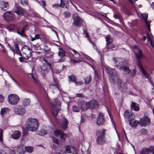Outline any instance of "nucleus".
Returning a JSON list of instances; mask_svg holds the SVG:
<instances>
[{
  "instance_id": "f257e3e1",
  "label": "nucleus",
  "mask_w": 154,
  "mask_h": 154,
  "mask_svg": "<svg viewBox=\"0 0 154 154\" xmlns=\"http://www.w3.org/2000/svg\"><path fill=\"white\" fill-rule=\"evenodd\" d=\"M106 69L110 76V82L113 84L118 83L120 91L122 92L125 91L126 90V84L122 83V81L119 79L117 71L109 67H106Z\"/></svg>"
},
{
  "instance_id": "f03ea898",
  "label": "nucleus",
  "mask_w": 154,
  "mask_h": 154,
  "mask_svg": "<svg viewBox=\"0 0 154 154\" xmlns=\"http://www.w3.org/2000/svg\"><path fill=\"white\" fill-rule=\"evenodd\" d=\"M39 126V123L36 119L29 118L26 121V128L29 131H35L37 130Z\"/></svg>"
},
{
  "instance_id": "7ed1b4c3",
  "label": "nucleus",
  "mask_w": 154,
  "mask_h": 154,
  "mask_svg": "<svg viewBox=\"0 0 154 154\" xmlns=\"http://www.w3.org/2000/svg\"><path fill=\"white\" fill-rule=\"evenodd\" d=\"M134 48L135 49H137L138 50V53L136 54V55L137 57L139 59L142 58L143 57V54L141 50L139 48V47L137 46H134ZM137 65L142 72L143 75L145 76V78L149 79V75L146 73V72L143 68L139 60L137 61Z\"/></svg>"
},
{
  "instance_id": "20e7f679",
  "label": "nucleus",
  "mask_w": 154,
  "mask_h": 154,
  "mask_svg": "<svg viewBox=\"0 0 154 154\" xmlns=\"http://www.w3.org/2000/svg\"><path fill=\"white\" fill-rule=\"evenodd\" d=\"M113 60L116 66L120 67V69L125 72V73L127 74L130 73V70L128 67L123 66L127 63L125 60L119 57H114Z\"/></svg>"
},
{
  "instance_id": "39448f33",
  "label": "nucleus",
  "mask_w": 154,
  "mask_h": 154,
  "mask_svg": "<svg viewBox=\"0 0 154 154\" xmlns=\"http://www.w3.org/2000/svg\"><path fill=\"white\" fill-rule=\"evenodd\" d=\"M60 102L57 99H54V103L51 106V112L55 117H56L57 113L60 109Z\"/></svg>"
},
{
  "instance_id": "423d86ee",
  "label": "nucleus",
  "mask_w": 154,
  "mask_h": 154,
  "mask_svg": "<svg viewBox=\"0 0 154 154\" xmlns=\"http://www.w3.org/2000/svg\"><path fill=\"white\" fill-rule=\"evenodd\" d=\"M23 52L22 56L23 58L26 60H28L31 56V50L29 47L28 46L25 45L23 47L21 50Z\"/></svg>"
},
{
  "instance_id": "0eeeda50",
  "label": "nucleus",
  "mask_w": 154,
  "mask_h": 154,
  "mask_svg": "<svg viewBox=\"0 0 154 154\" xmlns=\"http://www.w3.org/2000/svg\"><path fill=\"white\" fill-rule=\"evenodd\" d=\"M20 100V98L16 94H11L8 96V101L11 105H14L17 104Z\"/></svg>"
},
{
  "instance_id": "6e6552de",
  "label": "nucleus",
  "mask_w": 154,
  "mask_h": 154,
  "mask_svg": "<svg viewBox=\"0 0 154 154\" xmlns=\"http://www.w3.org/2000/svg\"><path fill=\"white\" fill-rule=\"evenodd\" d=\"M51 69V65L47 64V63H44L43 65L39 67L38 71L40 72V73L43 75H44L47 73Z\"/></svg>"
},
{
  "instance_id": "1a4fd4ad",
  "label": "nucleus",
  "mask_w": 154,
  "mask_h": 154,
  "mask_svg": "<svg viewBox=\"0 0 154 154\" xmlns=\"http://www.w3.org/2000/svg\"><path fill=\"white\" fill-rule=\"evenodd\" d=\"M14 110L16 114L21 116L23 115L26 112L25 108L22 106L17 105L15 106Z\"/></svg>"
},
{
  "instance_id": "9d476101",
  "label": "nucleus",
  "mask_w": 154,
  "mask_h": 154,
  "mask_svg": "<svg viewBox=\"0 0 154 154\" xmlns=\"http://www.w3.org/2000/svg\"><path fill=\"white\" fill-rule=\"evenodd\" d=\"M150 122V118L146 116L140 119L139 124L141 126L145 127L146 126L149 125Z\"/></svg>"
},
{
  "instance_id": "9b49d317",
  "label": "nucleus",
  "mask_w": 154,
  "mask_h": 154,
  "mask_svg": "<svg viewBox=\"0 0 154 154\" xmlns=\"http://www.w3.org/2000/svg\"><path fill=\"white\" fill-rule=\"evenodd\" d=\"M73 17L74 22L73 24L74 25L79 26L82 24L83 21L81 18L78 15H75V14L73 15Z\"/></svg>"
},
{
  "instance_id": "f8f14e48",
  "label": "nucleus",
  "mask_w": 154,
  "mask_h": 154,
  "mask_svg": "<svg viewBox=\"0 0 154 154\" xmlns=\"http://www.w3.org/2000/svg\"><path fill=\"white\" fill-rule=\"evenodd\" d=\"M58 52V55L60 58L57 60L58 62H62L65 60V57L66 56L65 51L62 48H60Z\"/></svg>"
},
{
  "instance_id": "ddd939ff",
  "label": "nucleus",
  "mask_w": 154,
  "mask_h": 154,
  "mask_svg": "<svg viewBox=\"0 0 154 154\" xmlns=\"http://www.w3.org/2000/svg\"><path fill=\"white\" fill-rule=\"evenodd\" d=\"M11 11H8L5 12L3 15V17L5 20L8 21L13 20L14 18V16Z\"/></svg>"
},
{
  "instance_id": "4468645a",
  "label": "nucleus",
  "mask_w": 154,
  "mask_h": 154,
  "mask_svg": "<svg viewBox=\"0 0 154 154\" xmlns=\"http://www.w3.org/2000/svg\"><path fill=\"white\" fill-rule=\"evenodd\" d=\"M104 122L103 118V115L102 113H99L98 115L97 123L98 125H103Z\"/></svg>"
},
{
  "instance_id": "2eb2a0df",
  "label": "nucleus",
  "mask_w": 154,
  "mask_h": 154,
  "mask_svg": "<svg viewBox=\"0 0 154 154\" xmlns=\"http://www.w3.org/2000/svg\"><path fill=\"white\" fill-rule=\"evenodd\" d=\"M125 117L127 119L129 122L132 121L135 118L134 115L132 113L126 111L125 112Z\"/></svg>"
},
{
  "instance_id": "dca6fc26",
  "label": "nucleus",
  "mask_w": 154,
  "mask_h": 154,
  "mask_svg": "<svg viewBox=\"0 0 154 154\" xmlns=\"http://www.w3.org/2000/svg\"><path fill=\"white\" fill-rule=\"evenodd\" d=\"M89 108L90 109L97 108L99 107V104L97 101L95 100L89 101Z\"/></svg>"
},
{
  "instance_id": "f3484780",
  "label": "nucleus",
  "mask_w": 154,
  "mask_h": 154,
  "mask_svg": "<svg viewBox=\"0 0 154 154\" xmlns=\"http://www.w3.org/2000/svg\"><path fill=\"white\" fill-rule=\"evenodd\" d=\"M141 16L143 18L144 20L145 23L148 29L150 31V22L147 21L148 14H146L145 13L142 14Z\"/></svg>"
},
{
  "instance_id": "a211bd4d",
  "label": "nucleus",
  "mask_w": 154,
  "mask_h": 154,
  "mask_svg": "<svg viewBox=\"0 0 154 154\" xmlns=\"http://www.w3.org/2000/svg\"><path fill=\"white\" fill-rule=\"evenodd\" d=\"M9 8V5L7 2L3 1H0V8L2 10L6 11Z\"/></svg>"
},
{
  "instance_id": "6ab92c4d",
  "label": "nucleus",
  "mask_w": 154,
  "mask_h": 154,
  "mask_svg": "<svg viewBox=\"0 0 154 154\" xmlns=\"http://www.w3.org/2000/svg\"><path fill=\"white\" fill-rule=\"evenodd\" d=\"M61 126L63 130L66 129L68 125V122L67 120L64 117L61 118Z\"/></svg>"
},
{
  "instance_id": "aec40b11",
  "label": "nucleus",
  "mask_w": 154,
  "mask_h": 154,
  "mask_svg": "<svg viewBox=\"0 0 154 154\" xmlns=\"http://www.w3.org/2000/svg\"><path fill=\"white\" fill-rule=\"evenodd\" d=\"M60 7L62 8L65 7L67 9L69 8V3L68 0H60Z\"/></svg>"
},
{
  "instance_id": "412c9836",
  "label": "nucleus",
  "mask_w": 154,
  "mask_h": 154,
  "mask_svg": "<svg viewBox=\"0 0 154 154\" xmlns=\"http://www.w3.org/2000/svg\"><path fill=\"white\" fill-rule=\"evenodd\" d=\"M54 80L55 82L54 84H51L50 85V89H58L59 86L58 85V81L57 79H54Z\"/></svg>"
},
{
  "instance_id": "4be33fe9",
  "label": "nucleus",
  "mask_w": 154,
  "mask_h": 154,
  "mask_svg": "<svg viewBox=\"0 0 154 154\" xmlns=\"http://www.w3.org/2000/svg\"><path fill=\"white\" fill-rule=\"evenodd\" d=\"M24 10L20 7L17 6L14 9V12L18 15L22 14H23Z\"/></svg>"
},
{
  "instance_id": "5701e85b",
  "label": "nucleus",
  "mask_w": 154,
  "mask_h": 154,
  "mask_svg": "<svg viewBox=\"0 0 154 154\" xmlns=\"http://www.w3.org/2000/svg\"><path fill=\"white\" fill-rule=\"evenodd\" d=\"M43 59L45 62V63H47L50 65H51V64L52 62V59L51 55L49 57H45L43 58Z\"/></svg>"
},
{
  "instance_id": "b1692460",
  "label": "nucleus",
  "mask_w": 154,
  "mask_h": 154,
  "mask_svg": "<svg viewBox=\"0 0 154 154\" xmlns=\"http://www.w3.org/2000/svg\"><path fill=\"white\" fill-rule=\"evenodd\" d=\"M21 134L20 132L18 131H14L12 134V137L15 139H17L20 137Z\"/></svg>"
},
{
  "instance_id": "393cba45",
  "label": "nucleus",
  "mask_w": 154,
  "mask_h": 154,
  "mask_svg": "<svg viewBox=\"0 0 154 154\" xmlns=\"http://www.w3.org/2000/svg\"><path fill=\"white\" fill-rule=\"evenodd\" d=\"M130 106L131 109L135 111H138L139 110V105L134 102H132Z\"/></svg>"
},
{
  "instance_id": "a878e982",
  "label": "nucleus",
  "mask_w": 154,
  "mask_h": 154,
  "mask_svg": "<svg viewBox=\"0 0 154 154\" xmlns=\"http://www.w3.org/2000/svg\"><path fill=\"white\" fill-rule=\"evenodd\" d=\"M24 148V146L23 145H20L17 148L16 151L19 154L24 153L25 152Z\"/></svg>"
},
{
  "instance_id": "bb28decb",
  "label": "nucleus",
  "mask_w": 154,
  "mask_h": 154,
  "mask_svg": "<svg viewBox=\"0 0 154 154\" xmlns=\"http://www.w3.org/2000/svg\"><path fill=\"white\" fill-rule=\"evenodd\" d=\"M81 108L83 110H85L89 108V102L86 103L82 102L81 104Z\"/></svg>"
},
{
  "instance_id": "cd10ccee",
  "label": "nucleus",
  "mask_w": 154,
  "mask_h": 154,
  "mask_svg": "<svg viewBox=\"0 0 154 154\" xmlns=\"http://www.w3.org/2000/svg\"><path fill=\"white\" fill-rule=\"evenodd\" d=\"M66 152L68 153H72L73 154L75 152V150L74 147L72 146H68L66 148Z\"/></svg>"
},
{
  "instance_id": "c85d7f7f",
  "label": "nucleus",
  "mask_w": 154,
  "mask_h": 154,
  "mask_svg": "<svg viewBox=\"0 0 154 154\" xmlns=\"http://www.w3.org/2000/svg\"><path fill=\"white\" fill-rule=\"evenodd\" d=\"M148 40L149 41L151 46L154 48V41H153V37L152 35L147 34Z\"/></svg>"
},
{
  "instance_id": "c756f323",
  "label": "nucleus",
  "mask_w": 154,
  "mask_h": 154,
  "mask_svg": "<svg viewBox=\"0 0 154 154\" xmlns=\"http://www.w3.org/2000/svg\"><path fill=\"white\" fill-rule=\"evenodd\" d=\"M9 111V109L8 108H3L1 109L0 114L2 116H4L5 115L8 113Z\"/></svg>"
},
{
  "instance_id": "7c9ffc66",
  "label": "nucleus",
  "mask_w": 154,
  "mask_h": 154,
  "mask_svg": "<svg viewBox=\"0 0 154 154\" xmlns=\"http://www.w3.org/2000/svg\"><path fill=\"white\" fill-rule=\"evenodd\" d=\"M105 131V129H101L98 130L97 133L98 137H103Z\"/></svg>"
},
{
  "instance_id": "2f4dec72",
  "label": "nucleus",
  "mask_w": 154,
  "mask_h": 154,
  "mask_svg": "<svg viewBox=\"0 0 154 154\" xmlns=\"http://www.w3.org/2000/svg\"><path fill=\"white\" fill-rule=\"evenodd\" d=\"M139 122L136 120H132V121H130L129 122L130 125L133 127H136L138 124H139Z\"/></svg>"
},
{
  "instance_id": "473e14b6",
  "label": "nucleus",
  "mask_w": 154,
  "mask_h": 154,
  "mask_svg": "<svg viewBox=\"0 0 154 154\" xmlns=\"http://www.w3.org/2000/svg\"><path fill=\"white\" fill-rule=\"evenodd\" d=\"M30 100L29 99L26 98L23 99V104L25 106H27L30 105Z\"/></svg>"
},
{
  "instance_id": "72a5a7b5",
  "label": "nucleus",
  "mask_w": 154,
  "mask_h": 154,
  "mask_svg": "<svg viewBox=\"0 0 154 154\" xmlns=\"http://www.w3.org/2000/svg\"><path fill=\"white\" fill-rule=\"evenodd\" d=\"M14 46L15 49V51H16V53L19 55L20 56H22V54L19 50L18 45L17 44L15 43L14 44Z\"/></svg>"
},
{
  "instance_id": "f704fd0d",
  "label": "nucleus",
  "mask_w": 154,
  "mask_h": 154,
  "mask_svg": "<svg viewBox=\"0 0 154 154\" xmlns=\"http://www.w3.org/2000/svg\"><path fill=\"white\" fill-rule=\"evenodd\" d=\"M104 142L103 140V137H98L97 139V143L100 145H103Z\"/></svg>"
},
{
  "instance_id": "c9c22d12",
  "label": "nucleus",
  "mask_w": 154,
  "mask_h": 154,
  "mask_svg": "<svg viewBox=\"0 0 154 154\" xmlns=\"http://www.w3.org/2000/svg\"><path fill=\"white\" fill-rule=\"evenodd\" d=\"M32 77L33 79L34 83L36 84H38L39 83V81L37 79V76L35 74H34L32 73Z\"/></svg>"
},
{
  "instance_id": "e433bc0d",
  "label": "nucleus",
  "mask_w": 154,
  "mask_h": 154,
  "mask_svg": "<svg viewBox=\"0 0 154 154\" xmlns=\"http://www.w3.org/2000/svg\"><path fill=\"white\" fill-rule=\"evenodd\" d=\"M91 76L90 75H88L85 79V83L86 84H89L91 82Z\"/></svg>"
},
{
  "instance_id": "4c0bfd02",
  "label": "nucleus",
  "mask_w": 154,
  "mask_h": 154,
  "mask_svg": "<svg viewBox=\"0 0 154 154\" xmlns=\"http://www.w3.org/2000/svg\"><path fill=\"white\" fill-rule=\"evenodd\" d=\"M106 39L107 44L110 43L113 41L112 38H111L110 36L109 35H108L106 36Z\"/></svg>"
},
{
  "instance_id": "58836bf2",
  "label": "nucleus",
  "mask_w": 154,
  "mask_h": 154,
  "mask_svg": "<svg viewBox=\"0 0 154 154\" xmlns=\"http://www.w3.org/2000/svg\"><path fill=\"white\" fill-rule=\"evenodd\" d=\"M149 149L143 148L140 152V154H148Z\"/></svg>"
},
{
  "instance_id": "ea45409f",
  "label": "nucleus",
  "mask_w": 154,
  "mask_h": 154,
  "mask_svg": "<svg viewBox=\"0 0 154 154\" xmlns=\"http://www.w3.org/2000/svg\"><path fill=\"white\" fill-rule=\"evenodd\" d=\"M24 149L26 151L29 153L32 152L33 150L32 147L30 146L24 147Z\"/></svg>"
},
{
  "instance_id": "a19ab883",
  "label": "nucleus",
  "mask_w": 154,
  "mask_h": 154,
  "mask_svg": "<svg viewBox=\"0 0 154 154\" xmlns=\"http://www.w3.org/2000/svg\"><path fill=\"white\" fill-rule=\"evenodd\" d=\"M69 78L72 82H74L75 83H76V78L75 76L73 75H72L70 76H69Z\"/></svg>"
},
{
  "instance_id": "79ce46f5",
  "label": "nucleus",
  "mask_w": 154,
  "mask_h": 154,
  "mask_svg": "<svg viewBox=\"0 0 154 154\" xmlns=\"http://www.w3.org/2000/svg\"><path fill=\"white\" fill-rule=\"evenodd\" d=\"M62 131L61 130H57L54 131V134L56 136H58L59 135H60V134L62 132Z\"/></svg>"
},
{
  "instance_id": "37998d69",
  "label": "nucleus",
  "mask_w": 154,
  "mask_h": 154,
  "mask_svg": "<svg viewBox=\"0 0 154 154\" xmlns=\"http://www.w3.org/2000/svg\"><path fill=\"white\" fill-rule=\"evenodd\" d=\"M61 138L63 140H64L66 137V134L63 133V131L60 135Z\"/></svg>"
},
{
  "instance_id": "c03bdc74",
  "label": "nucleus",
  "mask_w": 154,
  "mask_h": 154,
  "mask_svg": "<svg viewBox=\"0 0 154 154\" xmlns=\"http://www.w3.org/2000/svg\"><path fill=\"white\" fill-rule=\"evenodd\" d=\"M72 110L74 112H78L79 111V109L76 106H73Z\"/></svg>"
},
{
  "instance_id": "a18cd8bd",
  "label": "nucleus",
  "mask_w": 154,
  "mask_h": 154,
  "mask_svg": "<svg viewBox=\"0 0 154 154\" xmlns=\"http://www.w3.org/2000/svg\"><path fill=\"white\" fill-rule=\"evenodd\" d=\"M107 47L108 49H112L114 47V45L112 42L110 43L107 44Z\"/></svg>"
},
{
  "instance_id": "49530a36",
  "label": "nucleus",
  "mask_w": 154,
  "mask_h": 154,
  "mask_svg": "<svg viewBox=\"0 0 154 154\" xmlns=\"http://www.w3.org/2000/svg\"><path fill=\"white\" fill-rule=\"evenodd\" d=\"M21 3L24 6L27 5L28 4L27 0H21Z\"/></svg>"
},
{
  "instance_id": "de8ad7c7",
  "label": "nucleus",
  "mask_w": 154,
  "mask_h": 154,
  "mask_svg": "<svg viewBox=\"0 0 154 154\" xmlns=\"http://www.w3.org/2000/svg\"><path fill=\"white\" fill-rule=\"evenodd\" d=\"M50 49L47 45H45L44 47V50L45 54L47 53L50 50Z\"/></svg>"
},
{
  "instance_id": "09e8293b",
  "label": "nucleus",
  "mask_w": 154,
  "mask_h": 154,
  "mask_svg": "<svg viewBox=\"0 0 154 154\" xmlns=\"http://www.w3.org/2000/svg\"><path fill=\"white\" fill-rule=\"evenodd\" d=\"M46 134L45 131L43 130H42L39 132V134L41 136H44Z\"/></svg>"
},
{
  "instance_id": "8fccbe9b",
  "label": "nucleus",
  "mask_w": 154,
  "mask_h": 154,
  "mask_svg": "<svg viewBox=\"0 0 154 154\" xmlns=\"http://www.w3.org/2000/svg\"><path fill=\"white\" fill-rule=\"evenodd\" d=\"M149 149V152L154 154V146H150Z\"/></svg>"
},
{
  "instance_id": "3c124183",
  "label": "nucleus",
  "mask_w": 154,
  "mask_h": 154,
  "mask_svg": "<svg viewBox=\"0 0 154 154\" xmlns=\"http://www.w3.org/2000/svg\"><path fill=\"white\" fill-rule=\"evenodd\" d=\"M95 72V75L94 77L96 79H97V80H99L100 79V77L99 76V75L97 73V72L95 71L94 72Z\"/></svg>"
},
{
  "instance_id": "603ef678",
  "label": "nucleus",
  "mask_w": 154,
  "mask_h": 154,
  "mask_svg": "<svg viewBox=\"0 0 154 154\" xmlns=\"http://www.w3.org/2000/svg\"><path fill=\"white\" fill-rule=\"evenodd\" d=\"M64 16L65 17H70L71 14L68 11H66L64 13Z\"/></svg>"
},
{
  "instance_id": "864d4df0",
  "label": "nucleus",
  "mask_w": 154,
  "mask_h": 154,
  "mask_svg": "<svg viewBox=\"0 0 154 154\" xmlns=\"http://www.w3.org/2000/svg\"><path fill=\"white\" fill-rule=\"evenodd\" d=\"M52 140L53 142L54 143H56L57 145L59 144V143L58 142V140L56 138H54V137H53L52 138Z\"/></svg>"
},
{
  "instance_id": "5fc2aeb1",
  "label": "nucleus",
  "mask_w": 154,
  "mask_h": 154,
  "mask_svg": "<svg viewBox=\"0 0 154 154\" xmlns=\"http://www.w3.org/2000/svg\"><path fill=\"white\" fill-rule=\"evenodd\" d=\"M27 26V25H26L25 26H23L22 29L21 31L20 32H21V33H24L26 30V28Z\"/></svg>"
},
{
  "instance_id": "6e6d98bb",
  "label": "nucleus",
  "mask_w": 154,
  "mask_h": 154,
  "mask_svg": "<svg viewBox=\"0 0 154 154\" xmlns=\"http://www.w3.org/2000/svg\"><path fill=\"white\" fill-rule=\"evenodd\" d=\"M41 2H42V4H43V6H42L45 9V6L46 5V3H45V1H44V0H42L41 1Z\"/></svg>"
},
{
  "instance_id": "4d7b16f0",
  "label": "nucleus",
  "mask_w": 154,
  "mask_h": 154,
  "mask_svg": "<svg viewBox=\"0 0 154 154\" xmlns=\"http://www.w3.org/2000/svg\"><path fill=\"white\" fill-rule=\"evenodd\" d=\"M3 131L2 129H0V141H2V138Z\"/></svg>"
},
{
  "instance_id": "13d9d810",
  "label": "nucleus",
  "mask_w": 154,
  "mask_h": 154,
  "mask_svg": "<svg viewBox=\"0 0 154 154\" xmlns=\"http://www.w3.org/2000/svg\"><path fill=\"white\" fill-rule=\"evenodd\" d=\"M84 33L85 35V37L88 38V39L89 40V41H90V42L91 43L93 44V43L90 41V40L89 39V38H88V33H87V32L86 31H85V30H84Z\"/></svg>"
},
{
  "instance_id": "bf43d9fd",
  "label": "nucleus",
  "mask_w": 154,
  "mask_h": 154,
  "mask_svg": "<svg viewBox=\"0 0 154 154\" xmlns=\"http://www.w3.org/2000/svg\"><path fill=\"white\" fill-rule=\"evenodd\" d=\"M17 33L18 34L20 35L22 37H24L25 36V35L24 34V33H22L21 32H20L19 31H17Z\"/></svg>"
},
{
  "instance_id": "052dcab7",
  "label": "nucleus",
  "mask_w": 154,
  "mask_h": 154,
  "mask_svg": "<svg viewBox=\"0 0 154 154\" xmlns=\"http://www.w3.org/2000/svg\"><path fill=\"white\" fill-rule=\"evenodd\" d=\"M136 72L135 70L134 69L131 72L130 75L132 76H134Z\"/></svg>"
},
{
  "instance_id": "680f3d73",
  "label": "nucleus",
  "mask_w": 154,
  "mask_h": 154,
  "mask_svg": "<svg viewBox=\"0 0 154 154\" xmlns=\"http://www.w3.org/2000/svg\"><path fill=\"white\" fill-rule=\"evenodd\" d=\"M52 7L54 8H57L58 7H60L59 4H55L52 5Z\"/></svg>"
},
{
  "instance_id": "e2e57ef3",
  "label": "nucleus",
  "mask_w": 154,
  "mask_h": 154,
  "mask_svg": "<svg viewBox=\"0 0 154 154\" xmlns=\"http://www.w3.org/2000/svg\"><path fill=\"white\" fill-rule=\"evenodd\" d=\"M76 96H77V97H84V96L83 95V94L82 93L77 94H76Z\"/></svg>"
},
{
  "instance_id": "0e129e2a",
  "label": "nucleus",
  "mask_w": 154,
  "mask_h": 154,
  "mask_svg": "<svg viewBox=\"0 0 154 154\" xmlns=\"http://www.w3.org/2000/svg\"><path fill=\"white\" fill-rule=\"evenodd\" d=\"M10 77L13 80L14 82L17 85H18V83L11 76V77Z\"/></svg>"
},
{
  "instance_id": "69168bd1",
  "label": "nucleus",
  "mask_w": 154,
  "mask_h": 154,
  "mask_svg": "<svg viewBox=\"0 0 154 154\" xmlns=\"http://www.w3.org/2000/svg\"><path fill=\"white\" fill-rule=\"evenodd\" d=\"M4 99V98L3 96L0 95V102H2Z\"/></svg>"
},
{
  "instance_id": "338daca9",
  "label": "nucleus",
  "mask_w": 154,
  "mask_h": 154,
  "mask_svg": "<svg viewBox=\"0 0 154 154\" xmlns=\"http://www.w3.org/2000/svg\"><path fill=\"white\" fill-rule=\"evenodd\" d=\"M35 39H38L40 38V35L39 34H36L35 36Z\"/></svg>"
},
{
  "instance_id": "774afa93",
  "label": "nucleus",
  "mask_w": 154,
  "mask_h": 154,
  "mask_svg": "<svg viewBox=\"0 0 154 154\" xmlns=\"http://www.w3.org/2000/svg\"><path fill=\"white\" fill-rule=\"evenodd\" d=\"M76 83H75V84L76 85H81L83 84V83L80 81L77 82V81H76Z\"/></svg>"
}]
</instances>
